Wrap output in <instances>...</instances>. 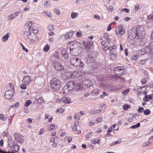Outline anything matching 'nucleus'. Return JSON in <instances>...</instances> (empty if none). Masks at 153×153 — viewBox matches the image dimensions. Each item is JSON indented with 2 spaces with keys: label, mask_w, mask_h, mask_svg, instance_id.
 I'll return each instance as SVG.
<instances>
[{
  "label": "nucleus",
  "mask_w": 153,
  "mask_h": 153,
  "mask_svg": "<svg viewBox=\"0 0 153 153\" xmlns=\"http://www.w3.org/2000/svg\"><path fill=\"white\" fill-rule=\"evenodd\" d=\"M50 45L48 44H46L43 48V50L45 52H47L50 49Z\"/></svg>",
  "instance_id": "b1692460"
},
{
  "label": "nucleus",
  "mask_w": 153,
  "mask_h": 153,
  "mask_svg": "<svg viewBox=\"0 0 153 153\" xmlns=\"http://www.w3.org/2000/svg\"><path fill=\"white\" fill-rule=\"evenodd\" d=\"M100 91L99 89H94L92 91L91 94L92 95L94 96L99 94Z\"/></svg>",
  "instance_id": "412c9836"
},
{
  "label": "nucleus",
  "mask_w": 153,
  "mask_h": 153,
  "mask_svg": "<svg viewBox=\"0 0 153 153\" xmlns=\"http://www.w3.org/2000/svg\"><path fill=\"white\" fill-rule=\"evenodd\" d=\"M74 82V90H79L82 88V84L83 82L82 79L79 78V79H76Z\"/></svg>",
  "instance_id": "39448f33"
},
{
  "label": "nucleus",
  "mask_w": 153,
  "mask_h": 153,
  "mask_svg": "<svg viewBox=\"0 0 153 153\" xmlns=\"http://www.w3.org/2000/svg\"><path fill=\"white\" fill-rule=\"evenodd\" d=\"M145 34L144 27L143 25L133 27L128 32V38L131 40L134 39H141L144 37Z\"/></svg>",
  "instance_id": "f257e3e1"
},
{
  "label": "nucleus",
  "mask_w": 153,
  "mask_h": 153,
  "mask_svg": "<svg viewBox=\"0 0 153 153\" xmlns=\"http://www.w3.org/2000/svg\"><path fill=\"white\" fill-rule=\"evenodd\" d=\"M147 19H152V20H153V15L148 16Z\"/></svg>",
  "instance_id": "680f3d73"
},
{
  "label": "nucleus",
  "mask_w": 153,
  "mask_h": 153,
  "mask_svg": "<svg viewBox=\"0 0 153 153\" xmlns=\"http://www.w3.org/2000/svg\"><path fill=\"white\" fill-rule=\"evenodd\" d=\"M52 64L53 66L56 71H61L63 70L64 69L63 66L58 61H54L52 62Z\"/></svg>",
  "instance_id": "20e7f679"
},
{
  "label": "nucleus",
  "mask_w": 153,
  "mask_h": 153,
  "mask_svg": "<svg viewBox=\"0 0 153 153\" xmlns=\"http://www.w3.org/2000/svg\"><path fill=\"white\" fill-rule=\"evenodd\" d=\"M78 74V73L76 72H73L71 74V75L70 76V77L71 78H74V76H77Z\"/></svg>",
  "instance_id": "2f4dec72"
},
{
  "label": "nucleus",
  "mask_w": 153,
  "mask_h": 153,
  "mask_svg": "<svg viewBox=\"0 0 153 153\" xmlns=\"http://www.w3.org/2000/svg\"><path fill=\"white\" fill-rule=\"evenodd\" d=\"M79 43L78 42H77V43L75 42L74 44H71L70 47V51L75 49V48L76 47H77V45H78Z\"/></svg>",
  "instance_id": "6ab92c4d"
},
{
  "label": "nucleus",
  "mask_w": 153,
  "mask_h": 153,
  "mask_svg": "<svg viewBox=\"0 0 153 153\" xmlns=\"http://www.w3.org/2000/svg\"><path fill=\"white\" fill-rule=\"evenodd\" d=\"M53 26L51 25H49L48 26V29L50 31L53 30Z\"/></svg>",
  "instance_id": "a19ab883"
},
{
  "label": "nucleus",
  "mask_w": 153,
  "mask_h": 153,
  "mask_svg": "<svg viewBox=\"0 0 153 153\" xmlns=\"http://www.w3.org/2000/svg\"><path fill=\"white\" fill-rule=\"evenodd\" d=\"M100 139L99 138H97L94 140H91V142L92 143H94V144H96V143L100 144Z\"/></svg>",
  "instance_id": "5701e85b"
},
{
  "label": "nucleus",
  "mask_w": 153,
  "mask_h": 153,
  "mask_svg": "<svg viewBox=\"0 0 153 153\" xmlns=\"http://www.w3.org/2000/svg\"><path fill=\"white\" fill-rule=\"evenodd\" d=\"M72 35L73 33L72 32H68L65 34V38L66 39H68L70 36H72Z\"/></svg>",
  "instance_id": "aec40b11"
},
{
  "label": "nucleus",
  "mask_w": 153,
  "mask_h": 153,
  "mask_svg": "<svg viewBox=\"0 0 153 153\" xmlns=\"http://www.w3.org/2000/svg\"><path fill=\"white\" fill-rule=\"evenodd\" d=\"M130 90L129 89H127L125 90V91L123 92L124 94H127Z\"/></svg>",
  "instance_id": "bf43d9fd"
},
{
  "label": "nucleus",
  "mask_w": 153,
  "mask_h": 153,
  "mask_svg": "<svg viewBox=\"0 0 153 153\" xmlns=\"http://www.w3.org/2000/svg\"><path fill=\"white\" fill-rule=\"evenodd\" d=\"M70 62L72 65L79 67L80 69L82 68L84 65L80 59L75 57H72L70 59Z\"/></svg>",
  "instance_id": "7ed1b4c3"
},
{
  "label": "nucleus",
  "mask_w": 153,
  "mask_h": 153,
  "mask_svg": "<svg viewBox=\"0 0 153 153\" xmlns=\"http://www.w3.org/2000/svg\"><path fill=\"white\" fill-rule=\"evenodd\" d=\"M83 44L85 49L88 50L93 45L92 41H84L83 42Z\"/></svg>",
  "instance_id": "1a4fd4ad"
},
{
  "label": "nucleus",
  "mask_w": 153,
  "mask_h": 153,
  "mask_svg": "<svg viewBox=\"0 0 153 153\" xmlns=\"http://www.w3.org/2000/svg\"><path fill=\"white\" fill-rule=\"evenodd\" d=\"M44 102V100L43 98L40 97L39 98L35 99L34 101V103L40 104Z\"/></svg>",
  "instance_id": "2eb2a0df"
},
{
  "label": "nucleus",
  "mask_w": 153,
  "mask_h": 153,
  "mask_svg": "<svg viewBox=\"0 0 153 153\" xmlns=\"http://www.w3.org/2000/svg\"><path fill=\"white\" fill-rule=\"evenodd\" d=\"M10 33H7L6 34L3 36L2 38V41L3 42H5L7 40L10 36Z\"/></svg>",
  "instance_id": "a211bd4d"
},
{
  "label": "nucleus",
  "mask_w": 153,
  "mask_h": 153,
  "mask_svg": "<svg viewBox=\"0 0 153 153\" xmlns=\"http://www.w3.org/2000/svg\"><path fill=\"white\" fill-rule=\"evenodd\" d=\"M140 126V123H138L136 125H133L131 126L130 127L131 128L135 129L139 127Z\"/></svg>",
  "instance_id": "c756f323"
},
{
  "label": "nucleus",
  "mask_w": 153,
  "mask_h": 153,
  "mask_svg": "<svg viewBox=\"0 0 153 153\" xmlns=\"http://www.w3.org/2000/svg\"><path fill=\"white\" fill-rule=\"evenodd\" d=\"M0 153H15L13 152L8 151V152H6L3 151L2 150L0 149Z\"/></svg>",
  "instance_id": "3c124183"
},
{
  "label": "nucleus",
  "mask_w": 153,
  "mask_h": 153,
  "mask_svg": "<svg viewBox=\"0 0 153 153\" xmlns=\"http://www.w3.org/2000/svg\"><path fill=\"white\" fill-rule=\"evenodd\" d=\"M62 56L65 59H67L68 57V54L67 53L63 55Z\"/></svg>",
  "instance_id": "5fc2aeb1"
},
{
  "label": "nucleus",
  "mask_w": 153,
  "mask_h": 153,
  "mask_svg": "<svg viewBox=\"0 0 153 153\" xmlns=\"http://www.w3.org/2000/svg\"><path fill=\"white\" fill-rule=\"evenodd\" d=\"M54 11L55 13L58 15H59L60 13V10L58 9H55L54 10Z\"/></svg>",
  "instance_id": "37998d69"
},
{
  "label": "nucleus",
  "mask_w": 153,
  "mask_h": 153,
  "mask_svg": "<svg viewBox=\"0 0 153 153\" xmlns=\"http://www.w3.org/2000/svg\"><path fill=\"white\" fill-rule=\"evenodd\" d=\"M124 32L125 30L123 29L122 27L121 30H120L119 32V33H120V34L123 35L124 34Z\"/></svg>",
  "instance_id": "13d9d810"
},
{
  "label": "nucleus",
  "mask_w": 153,
  "mask_h": 153,
  "mask_svg": "<svg viewBox=\"0 0 153 153\" xmlns=\"http://www.w3.org/2000/svg\"><path fill=\"white\" fill-rule=\"evenodd\" d=\"M101 111V110H94L93 113L94 114H96L100 113Z\"/></svg>",
  "instance_id": "de8ad7c7"
},
{
  "label": "nucleus",
  "mask_w": 153,
  "mask_h": 153,
  "mask_svg": "<svg viewBox=\"0 0 153 153\" xmlns=\"http://www.w3.org/2000/svg\"><path fill=\"white\" fill-rule=\"evenodd\" d=\"M91 56L90 55H89L87 58V60L88 62L90 63V66H91V64H94V66L92 67V69L94 70L95 68H96L97 66L96 65V64L95 62H91L90 61V60H92L93 59V58L91 59Z\"/></svg>",
  "instance_id": "f8f14e48"
},
{
  "label": "nucleus",
  "mask_w": 153,
  "mask_h": 153,
  "mask_svg": "<svg viewBox=\"0 0 153 153\" xmlns=\"http://www.w3.org/2000/svg\"><path fill=\"white\" fill-rule=\"evenodd\" d=\"M20 105V103L19 102H16V103L15 105H14V107L15 108H17Z\"/></svg>",
  "instance_id": "69168bd1"
},
{
  "label": "nucleus",
  "mask_w": 153,
  "mask_h": 153,
  "mask_svg": "<svg viewBox=\"0 0 153 153\" xmlns=\"http://www.w3.org/2000/svg\"><path fill=\"white\" fill-rule=\"evenodd\" d=\"M19 146L17 145H15L13 146V150L15 152H17L19 149Z\"/></svg>",
  "instance_id": "4be33fe9"
},
{
  "label": "nucleus",
  "mask_w": 153,
  "mask_h": 153,
  "mask_svg": "<svg viewBox=\"0 0 153 153\" xmlns=\"http://www.w3.org/2000/svg\"><path fill=\"white\" fill-rule=\"evenodd\" d=\"M146 62V59H144L143 60H141L140 62V64L141 65H144L145 64Z\"/></svg>",
  "instance_id": "a18cd8bd"
},
{
  "label": "nucleus",
  "mask_w": 153,
  "mask_h": 153,
  "mask_svg": "<svg viewBox=\"0 0 153 153\" xmlns=\"http://www.w3.org/2000/svg\"><path fill=\"white\" fill-rule=\"evenodd\" d=\"M150 112L151 111L149 109H146L144 111V114L146 115L149 114Z\"/></svg>",
  "instance_id": "473e14b6"
},
{
  "label": "nucleus",
  "mask_w": 153,
  "mask_h": 153,
  "mask_svg": "<svg viewBox=\"0 0 153 153\" xmlns=\"http://www.w3.org/2000/svg\"><path fill=\"white\" fill-rule=\"evenodd\" d=\"M75 118L77 120H79L80 118V115L79 114H75Z\"/></svg>",
  "instance_id": "4d7b16f0"
},
{
  "label": "nucleus",
  "mask_w": 153,
  "mask_h": 153,
  "mask_svg": "<svg viewBox=\"0 0 153 153\" xmlns=\"http://www.w3.org/2000/svg\"><path fill=\"white\" fill-rule=\"evenodd\" d=\"M78 15V13H77L72 12L71 15V18L72 19H74L77 17Z\"/></svg>",
  "instance_id": "bb28decb"
},
{
  "label": "nucleus",
  "mask_w": 153,
  "mask_h": 153,
  "mask_svg": "<svg viewBox=\"0 0 153 153\" xmlns=\"http://www.w3.org/2000/svg\"><path fill=\"white\" fill-rule=\"evenodd\" d=\"M130 107V105L127 104H125L123 106V109L124 110H126L128 109V108Z\"/></svg>",
  "instance_id": "79ce46f5"
},
{
  "label": "nucleus",
  "mask_w": 153,
  "mask_h": 153,
  "mask_svg": "<svg viewBox=\"0 0 153 153\" xmlns=\"http://www.w3.org/2000/svg\"><path fill=\"white\" fill-rule=\"evenodd\" d=\"M0 119L2 120H5L7 119V117L4 114H0Z\"/></svg>",
  "instance_id": "c85d7f7f"
},
{
  "label": "nucleus",
  "mask_w": 153,
  "mask_h": 153,
  "mask_svg": "<svg viewBox=\"0 0 153 153\" xmlns=\"http://www.w3.org/2000/svg\"><path fill=\"white\" fill-rule=\"evenodd\" d=\"M108 95V94H106L105 92H103V94L100 95V97L101 98H103L105 96H107Z\"/></svg>",
  "instance_id": "58836bf2"
},
{
  "label": "nucleus",
  "mask_w": 153,
  "mask_h": 153,
  "mask_svg": "<svg viewBox=\"0 0 153 153\" xmlns=\"http://www.w3.org/2000/svg\"><path fill=\"white\" fill-rule=\"evenodd\" d=\"M117 57V55L115 53L111 55L110 57L111 59H114L116 58Z\"/></svg>",
  "instance_id": "c03bdc74"
},
{
  "label": "nucleus",
  "mask_w": 153,
  "mask_h": 153,
  "mask_svg": "<svg viewBox=\"0 0 153 153\" xmlns=\"http://www.w3.org/2000/svg\"><path fill=\"white\" fill-rule=\"evenodd\" d=\"M55 54H54V56L55 57H56L57 59H59V55L58 53L57 52L55 53Z\"/></svg>",
  "instance_id": "052dcab7"
},
{
  "label": "nucleus",
  "mask_w": 153,
  "mask_h": 153,
  "mask_svg": "<svg viewBox=\"0 0 153 153\" xmlns=\"http://www.w3.org/2000/svg\"><path fill=\"white\" fill-rule=\"evenodd\" d=\"M144 110L143 108L141 107H139L138 110V112L139 113H142Z\"/></svg>",
  "instance_id": "ea45409f"
},
{
  "label": "nucleus",
  "mask_w": 153,
  "mask_h": 153,
  "mask_svg": "<svg viewBox=\"0 0 153 153\" xmlns=\"http://www.w3.org/2000/svg\"><path fill=\"white\" fill-rule=\"evenodd\" d=\"M122 11H125L127 13H128L129 12V9L127 8H124L122 10Z\"/></svg>",
  "instance_id": "774afa93"
},
{
  "label": "nucleus",
  "mask_w": 153,
  "mask_h": 153,
  "mask_svg": "<svg viewBox=\"0 0 153 153\" xmlns=\"http://www.w3.org/2000/svg\"><path fill=\"white\" fill-rule=\"evenodd\" d=\"M45 131V129L44 128H41V129L40 131L39 132V135H41L42 134H43Z\"/></svg>",
  "instance_id": "864d4df0"
},
{
  "label": "nucleus",
  "mask_w": 153,
  "mask_h": 153,
  "mask_svg": "<svg viewBox=\"0 0 153 153\" xmlns=\"http://www.w3.org/2000/svg\"><path fill=\"white\" fill-rule=\"evenodd\" d=\"M113 9V7L112 6H110L108 8V11L111 12L112 11Z\"/></svg>",
  "instance_id": "0e129e2a"
},
{
  "label": "nucleus",
  "mask_w": 153,
  "mask_h": 153,
  "mask_svg": "<svg viewBox=\"0 0 153 153\" xmlns=\"http://www.w3.org/2000/svg\"><path fill=\"white\" fill-rule=\"evenodd\" d=\"M76 35L79 37H81L82 36V33L81 31L76 32Z\"/></svg>",
  "instance_id": "72a5a7b5"
},
{
  "label": "nucleus",
  "mask_w": 153,
  "mask_h": 153,
  "mask_svg": "<svg viewBox=\"0 0 153 153\" xmlns=\"http://www.w3.org/2000/svg\"><path fill=\"white\" fill-rule=\"evenodd\" d=\"M64 111V109L62 108H59L56 111L59 113H62Z\"/></svg>",
  "instance_id": "c9c22d12"
},
{
  "label": "nucleus",
  "mask_w": 153,
  "mask_h": 153,
  "mask_svg": "<svg viewBox=\"0 0 153 153\" xmlns=\"http://www.w3.org/2000/svg\"><path fill=\"white\" fill-rule=\"evenodd\" d=\"M141 82L143 84H144L147 81L146 79L143 78L141 79Z\"/></svg>",
  "instance_id": "603ef678"
},
{
  "label": "nucleus",
  "mask_w": 153,
  "mask_h": 153,
  "mask_svg": "<svg viewBox=\"0 0 153 153\" xmlns=\"http://www.w3.org/2000/svg\"><path fill=\"white\" fill-rule=\"evenodd\" d=\"M62 101L65 103H69L71 102V100L69 98L64 97L62 98Z\"/></svg>",
  "instance_id": "f3484780"
},
{
  "label": "nucleus",
  "mask_w": 153,
  "mask_h": 153,
  "mask_svg": "<svg viewBox=\"0 0 153 153\" xmlns=\"http://www.w3.org/2000/svg\"><path fill=\"white\" fill-rule=\"evenodd\" d=\"M14 136L16 141L17 142L21 143H24L25 141L24 137L21 134L16 133L14 134Z\"/></svg>",
  "instance_id": "423d86ee"
},
{
  "label": "nucleus",
  "mask_w": 153,
  "mask_h": 153,
  "mask_svg": "<svg viewBox=\"0 0 153 153\" xmlns=\"http://www.w3.org/2000/svg\"><path fill=\"white\" fill-rule=\"evenodd\" d=\"M79 47H76L75 49L70 51L71 53L73 56H77L78 55L79 52L78 51V48Z\"/></svg>",
  "instance_id": "ddd939ff"
},
{
  "label": "nucleus",
  "mask_w": 153,
  "mask_h": 153,
  "mask_svg": "<svg viewBox=\"0 0 153 153\" xmlns=\"http://www.w3.org/2000/svg\"><path fill=\"white\" fill-rule=\"evenodd\" d=\"M13 94V91L11 90H9L6 91L4 94V97L6 99H9L12 97Z\"/></svg>",
  "instance_id": "9d476101"
},
{
  "label": "nucleus",
  "mask_w": 153,
  "mask_h": 153,
  "mask_svg": "<svg viewBox=\"0 0 153 153\" xmlns=\"http://www.w3.org/2000/svg\"><path fill=\"white\" fill-rule=\"evenodd\" d=\"M140 7V5L139 4H136L135 6V9L136 11H138Z\"/></svg>",
  "instance_id": "8fccbe9b"
},
{
  "label": "nucleus",
  "mask_w": 153,
  "mask_h": 153,
  "mask_svg": "<svg viewBox=\"0 0 153 153\" xmlns=\"http://www.w3.org/2000/svg\"><path fill=\"white\" fill-rule=\"evenodd\" d=\"M2 135L3 137H7L9 135V133L8 132H4L2 134Z\"/></svg>",
  "instance_id": "4c0bfd02"
},
{
  "label": "nucleus",
  "mask_w": 153,
  "mask_h": 153,
  "mask_svg": "<svg viewBox=\"0 0 153 153\" xmlns=\"http://www.w3.org/2000/svg\"><path fill=\"white\" fill-rule=\"evenodd\" d=\"M31 30H30L26 28V29L23 31V33L25 36L27 37L31 34V32L30 31Z\"/></svg>",
  "instance_id": "dca6fc26"
},
{
  "label": "nucleus",
  "mask_w": 153,
  "mask_h": 153,
  "mask_svg": "<svg viewBox=\"0 0 153 153\" xmlns=\"http://www.w3.org/2000/svg\"><path fill=\"white\" fill-rule=\"evenodd\" d=\"M137 57L138 56L137 55H133L132 56V59L134 60H135L137 59Z\"/></svg>",
  "instance_id": "e2e57ef3"
},
{
  "label": "nucleus",
  "mask_w": 153,
  "mask_h": 153,
  "mask_svg": "<svg viewBox=\"0 0 153 153\" xmlns=\"http://www.w3.org/2000/svg\"><path fill=\"white\" fill-rule=\"evenodd\" d=\"M72 130L74 131H77V127L75 125L73 126L72 127Z\"/></svg>",
  "instance_id": "6e6d98bb"
},
{
  "label": "nucleus",
  "mask_w": 153,
  "mask_h": 153,
  "mask_svg": "<svg viewBox=\"0 0 153 153\" xmlns=\"http://www.w3.org/2000/svg\"><path fill=\"white\" fill-rule=\"evenodd\" d=\"M121 142V140L120 139H119L117 141H116L115 142H113L110 145V146H112L113 145H114L116 144H117L118 143H120Z\"/></svg>",
  "instance_id": "a878e982"
},
{
  "label": "nucleus",
  "mask_w": 153,
  "mask_h": 153,
  "mask_svg": "<svg viewBox=\"0 0 153 153\" xmlns=\"http://www.w3.org/2000/svg\"><path fill=\"white\" fill-rule=\"evenodd\" d=\"M32 103V102L30 100H27L26 101L25 103V107H27L30 104Z\"/></svg>",
  "instance_id": "cd10ccee"
},
{
  "label": "nucleus",
  "mask_w": 153,
  "mask_h": 153,
  "mask_svg": "<svg viewBox=\"0 0 153 153\" xmlns=\"http://www.w3.org/2000/svg\"><path fill=\"white\" fill-rule=\"evenodd\" d=\"M46 13L47 15L49 17H51L52 16V14L50 12H46Z\"/></svg>",
  "instance_id": "338daca9"
},
{
  "label": "nucleus",
  "mask_w": 153,
  "mask_h": 153,
  "mask_svg": "<svg viewBox=\"0 0 153 153\" xmlns=\"http://www.w3.org/2000/svg\"><path fill=\"white\" fill-rule=\"evenodd\" d=\"M27 85L25 83L22 84L20 86V88L23 89H25L26 88V85Z\"/></svg>",
  "instance_id": "f704fd0d"
},
{
  "label": "nucleus",
  "mask_w": 153,
  "mask_h": 153,
  "mask_svg": "<svg viewBox=\"0 0 153 153\" xmlns=\"http://www.w3.org/2000/svg\"><path fill=\"white\" fill-rule=\"evenodd\" d=\"M14 18V14H11L9 16V19L11 20Z\"/></svg>",
  "instance_id": "49530a36"
},
{
  "label": "nucleus",
  "mask_w": 153,
  "mask_h": 153,
  "mask_svg": "<svg viewBox=\"0 0 153 153\" xmlns=\"http://www.w3.org/2000/svg\"><path fill=\"white\" fill-rule=\"evenodd\" d=\"M124 70L120 67H115L114 69V72L116 75H122L124 74Z\"/></svg>",
  "instance_id": "0eeeda50"
},
{
  "label": "nucleus",
  "mask_w": 153,
  "mask_h": 153,
  "mask_svg": "<svg viewBox=\"0 0 153 153\" xmlns=\"http://www.w3.org/2000/svg\"><path fill=\"white\" fill-rule=\"evenodd\" d=\"M150 142L149 141L145 142L142 144V147H145L146 146H148L149 144H150Z\"/></svg>",
  "instance_id": "e433bc0d"
},
{
  "label": "nucleus",
  "mask_w": 153,
  "mask_h": 153,
  "mask_svg": "<svg viewBox=\"0 0 153 153\" xmlns=\"http://www.w3.org/2000/svg\"><path fill=\"white\" fill-rule=\"evenodd\" d=\"M22 81L24 83L28 85L31 82V79L30 76L26 75L23 78Z\"/></svg>",
  "instance_id": "9b49d317"
},
{
  "label": "nucleus",
  "mask_w": 153,
  "mask_h": 153,
  "mask_svg": "<svg viewBox=\"0 0 153 153\" xmlns=\"http://www.w3.org/2000/svg\"><path fill=\"white\" fill-rule=\"evenodd\" d=\"M50 84L51 88L54 91H59L61 87L60 81L56 78H53L51 80Z\"/></svg>",
  "instance_id": "f03ea898"
},
{
  "label": "nucleus",
  "mask_w": 153,
  "mask_h": 153,
  "mask_svg": "<svg viewBox=\"0 0 153 153\" xmlns=\"http://www.w3.org/2000/svg\"><path fill=\"white\" fill-rule=\"evenodd\" d=\"M122 27V26H117L116 27L115 31L117 34H119V32L121 30Z\"/></svg>",
  "instance_id": "393cba45"
},
{
  "label": "nucleus",
  "mask_w": 153,
  "mask_h": 153,
  "mask_svg": "<svg viewBox=\"0 0 153 153\" xmlns=\"http://www.w3.org/2000/svg\"><path fill=\"white\" fill-rule=\"evenodd\" d=\"M55 125L54 124H52L49 125L48 127V130L51 131L53 130L55 128Z\"/></svg>",
  "instance_id": "7c9ffc66"
},
{
  "label": "nucleus",
  "mask_w": 153,
  "mask_h": 153,
  "mask_svg": "<svg viewBox=\"0 0 153 153\" xmlns=\"http://www.w3.org/2000/svg\"><path fill=\"white\" fill-rule=\"evenodd\" d=\"M33 22L31 21H29L26 22L25 24V26L26 27H28L27 29L30 30H32L33 28L32 27Z\"/></svg>",
  "instance_id": "4468645a"
},
{
  "label": "nucleus",
  "mask_w": 153,
  "mask_h": 153,
  "mask_svg": "<svg viewBox=\"0 0 153 153\" xmlns=\"http://www.w3.org/2000/svg\"><path fill=\"white\" fill-rule=\"evenodd\" d=\"M102 117H99L97 120V123H100L102 121Z\"/></svg>",
  "instance_id": "09e8293b"
},
{
  "label": "nucleus",
  "mask_w": 153,
  "mask_h": 153,
  "mask_svg": "<svg viewBox=\"0 0 153 153\" xmlns=\"http://www.w3.org/2000/svg\"><path fill=\"white\" fill-rule=\"evenodd\" d=\"M75 80L74 81H70L67 83V86L64 87V88H67L68 91H70L72 90H74V84H75Z\"/></svg>",
  "instance_id": "6e6552de"
}]
</instances>
